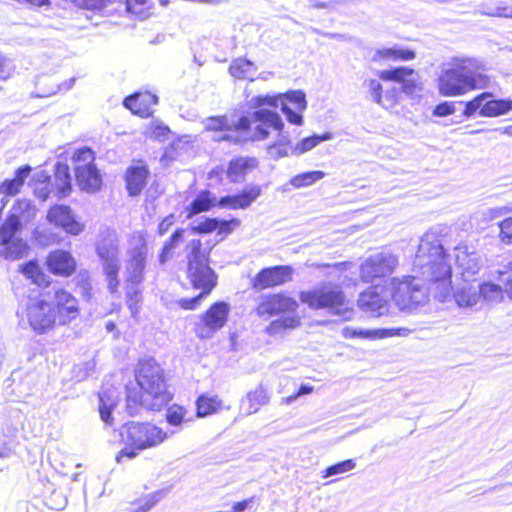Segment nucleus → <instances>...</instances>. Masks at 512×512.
Returning <instances> with one entry per match:
<instances>
[{
  "label": "nucleus",
  "instance_id": "f257e3e1",
  "mask_svg": "<svg viewBox=\"0 0 512 512\" xmlns=\"http://www.w3.org/2000/svg\"><path fill=\"white\" fill-rule=\"evenodd\" d=\"M281 105V111L288 122L294 125L303 124L302 112L306 110L305 94L300 90L289 91L285 94H266L251 97L246 106L253 110L249 116H242L235 124V130L240 132L251 131V141H262L268 138L269 128L279 132L277 144L290 146V138L283 132L284 122L280 115L270 108Z\"/></svg>",
  "mask_w": 512,
  "mask_h": 512
},
{
  "label": "nucleus",
  "instance_id": "f03ea898",
  "mask_svg": "<svg viewBox=\"0 0 512 512\" xmlns=\"http://www.w3.org/2000/svg\"><path fill=\"white\" fill-rule=\"evenodd\" d=\"M127 409L130 415L140 406L160 410L172 398L167 391L161 367L152 359L140 361L136 371V384L126 386Z\"/></svg>",
  "mask_w": 512,
  "mask_h": 512
},
{
  "label": "nucleus",
  "instance_id": "7ed1b4c3",
  "mask_svg": "<svg viewBox=\"0 0 512 512\" xmlns=\"http://www.w3.org/2000/svg\"><path fill=\"white\" fill-rule=\"evenodd\" d=\"M484 63L471 57H453L441 67L438 90L442 96L455 97L490 85Z\"/></svg>",
  "mask_w": 512,
  "mask_h": 512
},
{
  "label": "nucleus",
  "instance_id": "20e7f679",
  "mask_svg": "<svg viewBox=\"0 0 512 512\" xmlns=\"http://www.w3.org/2000/svg\"><path fill=\"white\" fill-rule=\"evenodd\" d=\"M413 266L422 280L440 283L444 290L441 296L446 297L450 292L452 270L441 240L435 232L430 231L422 236Z\"/></svg>",
  "mask_w": 512,
  "mask_h": 512
},
{
  "label": "nucleus",
  "instance_id": "39448f33",
  "mask_svg": "<svg viewBox=\"0 0 512 512\" xmlns=\"http://www.w3.org/2000/svg\"><path fill=\"white\" fill-rule=\"evenodd\" d=\"M37 207L28 199L17 200L10 208L0 227V256L16 260L22 258L28 250V244L18 233L37 215Z\"/></svg>",
  "mask_w": 512,
  "mask_h": 512
},
{
  "label": "nucleus",
  "instance_id": "423d86ee",
  "mask_svg": "<svg viewBox=\"0 0 512 512\" xmlns=\"http://www.w3.org/2000/svg\"><path fill=\"white\" fill-rule=\"evenodd\" d=\"M191 254L188 256V277L196 289L202 292L192 298H182L177 301L178 305L185 310H195L203 298H205L215 287L217 278L214 271L207 264V256L201 251V241L190 242Z\"/></svg>",
  "mask_w": 512,
  "mask_h": 512
},
{
  "label": "nucleus",
  "instance_id": "0eeeda50",
  "mask_svg": "<svg viewBox=\"0 0 512 512\" xmlns=\"http://www.w3.org/2000/svg\"><path fill=\"white\" fill-rule=\"evenodd\" d=\"M96 254L101 262L109 291L114 294L118 291L121 268L120 240L115 230L105 229L96 240Z\"/></svg>",
  "mask_w": 512,
  "mask_h": 512
},
{
  "label": "nucleus",
  "instance_id": "6e6552de",
  "mask_svg": "<svg viewBox=\"0 0 512 512\" xmlns=\"http://www.w3.org/2000/svg\"><path fill=\"white\" fill-rule=\"evenodd\" d=\"M299 298L311 309H328L331 313L345 318L350 312L349 302L337 286L324 285L311 291H302Z\"/></svg>",
  "mask_w": 512,
  "mask_h": 512
},
{
  "label": "nucleus",
  "instance_id": "1a4fd4ad",
  "mask_svg": "<svg viewBox=\"0 0 512 512\" xmlns=\"http://www.w3.org/2000/svg\"><path fill=\"white\" fill-rule=\"evenodd\" d=\"M391 298L400 310H412L427 301L428 292L417 276L391 280Z\"/></svg>",
  "mask_w": 512,
  "mask_h": 512
},
{
  "label": "nucleus",
  "instance_id": "9d476101",
  "mask_svg": "<svg viewBox=\"0 0 512 512\" xmlns=\"http://www.w3.org/2000/svg\"><path fill=\"white\" fill-rule=\"evenodd\" d=\"M26 318L32 330L37 334L49 332L58 323L55 306L41 297L28 300Z\"/></svg>",
  "mask_w": 512,
  "mask_h": 512
},
{
  "label": "nucleus",
  "instance_id": "9b49d317",
  "mask_svg": "<svg viewBox=\"0 0 512 512\" xmlns=\"http://www.w3.org/2000/svg\"><path fill=\"white\" fill-rule=\"evenodd\" d=\"M399 259L390 251L370 255L360 266L362 281L372 283L390 276L398 266Z\"/></svg>",
  "mask_w": 512,
  "mask_h": 512
},
{
  "label": "nucleus",
  "instance_id": "f8f14e48",
  "mask_svg": "<svg viewBox=\"0 0 512 512\" xmlns=\"http://www.w3.org/2000/svg\"><path fill=\"white\" fill-rule=\"evenodd\" d=\"M147 254L148 248L145 239L142 236H134L127 251L128 259L125 264L126 283L143 282Z\"/></svg>",
  "mask_w": 512,
  "mask_h": 512
},
{
  "label": "nucleus",
  "instance_id": "ddd939ff",
  "mask_svg": "<svg viewBox=\"0 0 512 512\" xmlns=\"http://www.w3.org/2000/svg\"><path fill=\"white\" fill-rule=\"evenodd\" d=\"M230 306L224 301L214 303L204 314L200 321L196 323L195 331L198 337L202 339L211 338L215 332L225 326Z\"/></svg>",
  "mask_w": 512,
  "mask_h": 512
},
{
  "label": "nucleus",
  "instance_id": "4468645a",
  "mask_svg": "<svg viewBox=\"0 0 512 512\" xmlns=\"http://www.w3.org/2000/svg\"><path fill=\"white\" fill-rule=\"evenodd\" d=\"M454 256L462 281L474 282L483 265L480 254L473 247L460 243L454 249Z\"/></svg>",
  "mask_w": 512,
  "mask_h": 512
},
{
  "label": "nucleus",
  "instance_id": "2eb2a0df",
  "mask_svg": "<svg viewBox=\"0 0 512 512\" xmlns=\"http://www.w3.org/2000/svg\"><path fill=\"white\" fill-rule=\"evenodd\" d=\"M298 308V302L285 294H267L262 295L256 313L260 317L269 318L280 313L295 312Z\"/></svg>",
  "mask_w": 512,
  "mask_h": 512
},
{
  "label": "nucleus",
  "instance_id": "dca6fc26",
  "mask_svg": "<svg viewBox=\"0 0 512 512\" xmlns=\"http://www.w3.org/2000/svg\"><path fill=\"white\" fill-rule=\"evenodd\" d=\"M379 78L385 81L397 82L401 85L400 92L408 96L417 95L422 90L418 73L411 68L397 67L383 70L379 72Z\"/></svg>",
  "mask_w": 512,
  "mask_h": 512
},
{
  "label": "nucleus",
  "instance_id": "f3484780",
  "mask_svg": "<svg viewBox=\"0 0 512 512\" xmlns=\"http://www.w3.org/2000/svg\"><path fill=\"white\" fill-rule=\"evenodd\" d=\"M47 221L62 228L66 233L79 235L84 230V225L76 220L71 208L67 205H54L47 212Z\"/></svg>",
  "mask_w": 512,
  "mask_h": 512
},
{
  "label": "nucleus",
  "instance_id": "a211bd4d",
  "mask_svg": "<svg viewBox=\"0 0 512 512\" xmlns=\"http://www.w3.org/2000/svg\"><path fill=\"white\" fill-rule=\"evenodd\" d=\"M293 269L288 265L264 268L253 279L254 288H270L292 280Z\"/></svg>",
  "mask_w": 512,
  "mask_h": 512
},
{
  "label": "nucleus",
  "instance_id": "6ab92c4d",
  "mask_svg": "<svg viewBox=\"0 0 512 512\" xmlns=\"http://www.w3.org/2000/svg\"><path fill=\"white\" fill-rule=\"evenodd\" d=\"M56 316L59 325H65L76 319L79 315L78 301L68 291L59 289L54 293Z\"/></svg>",
  "mask_w": 512,
  "mask_h": 512
},
{
  "label": "nucleus",
  "instance_id": "aec40b11",
  "mask_svg": "<svg viewBox=\"0 0 512 512\" xmlns=\"http://www.w3.org/2000/svg\"><path fill=\"white\" fill-rule=\"evenodd\" d=\"M388 298L377 291V287L369 288L359 295V307L372 316H381L388 311Z\"/></svg>",
  "mask_w": 512,
  "mask_h": 512
},
{
  "label": "nucleus",
  "instance_id": "412c9836",
  "mask_svg": "<svg viewBox=\"0 0 512 512\" xmlns=\"http://www.w3.org/2000/svg\"><path fill=\"white\" fill-rule=\"evenodd\" d=\"M47 266L51 273L63 277H68L76 269V261L70 252L65 250H55L50 252L47 258Z\"/></svg>",
  "mask_w": 512,
  "mask_h": 512
},
{
  "label": "nucleus",
  "instance_id": "4be33fe9",
  "mask_svg": "<svg viewBox=\"0 0 512 512\" xmlns=\"http://www.w3.org/2000/svg\"><path fill=\"white\" fill-rule=\"evenodd\" d=\"M261 195L259 186H249L236 195L224 196L217 201L219 207L230 209H246Z\"/></svg>",
  "mask_w": 512,
  "mask_h": 512
},
{
  "label": "nucleus",
  "instance_id": "5701e85b",
  "mask_svg": "<svg viewBox=\"0 0 512 512\" xmlns=\"http://www.w3.org/2000/svg\"><path fill=\"white\" fill-rule=\"evenodd\" d=\"M410 331L406 328H381L375 330L356 329L353 327H344L342 329V336L346 339L353 338H387L393 336H406Z\"/></svg>",
  "mask_w": 512,
  "mask_h": 512
},
{
  "label": "nucleus",
  "instance_id": "b1692460",
  "mask_svg": "<svg viewBox=\"0 0 512 512\" xmlns=\"http://www.w3.org/2000/svg\"><path fill=\"white\" fill-rule=\"evenodd\" d=\"M158 98L150 92L136 93L124 99V106L133 114L141 117H147L151 113V108L156 105Z\"/></svg>",
  "mask_w": 512,
  "mask_h": 512
},
{
  "label": "nucleus",
  "instance_id": "393cba45",
  "mask_svg": "<svg viewBox=\"0 0 512 512\" xmlns=\"http://www.w3.org/2000/svg\"><path fill=\"white\" fill-rule=\"evenodd\" d=\"M75 176L80 189L83 191L96 192L101 187L102 178L96 166H75Z\"/></svg>",
  "mask_w": 512,
  "mask_h": 512
},
{
  "label": "nucleus",
  "instance_id": "a878e982",
  "mask_svg": "<svg viewBox=\"0 0 512 512\" xmlns=\"http://www.w3.org/2000/svg\"><path fill=\"white\" fill-rule=\"evenodd\" d=\"M119 392L116 388L103 389L99 393V414L103 422L112 425V411L118 405Z\"/></svg>",
  "mask_w": 512,
  "mask_h": 512
},
{
  "label": "nucleus",
  "instance_id": "bb28decb",
  "mask_svg": "<svg viewBox=\"0 0 512 512\" xmlns=\"http://www.w3.org/2000/svg\"><path fill=\"white\" fill-rule=\"evenodd\" d=\"M148 169L143 166H131L126 171V187L130 196H137L146 185Z\"/></svg>",
  "mask_w": 512,
  "mask_h": 512
},
{
  "label": "nucleus",
  "instance_id": "cd10ccee",
  "mask_svg": "<svg viewBox=\"0 0 512 512\" xmlns=\"http://www.w3.org/2000/svg\"><path fill=\"white\" fill-rule=\"evenodd\" d=\"M148 423L131 422L124 426L122 436L130 441L129 448H147Z\"/></svg>",
  "mask_w": 512,
  "mask_h": 512
},
{
  "label": "nucleus",
  "instance_id": "c85d7f7f",
  "mask_svg": "<svg viewBox=\"0 0 512 512\" xmlns=\"http://www.w3.org/2000/svg\"><path fill=\"white\" fill-rule=\"evenodd\" d=\"M56 196L59 199L67 197L72 189L70 169L67 164L57 162L55 165L54 184Z\"/></svg>",
  "mask_w": 512,
  "mask_h": 512
},
{
  "label": "nucleus",
  "instance_id": "c756f323",
  "mask_svg": "<svg viewBox=\"0 0 512 512\" xmlns=\"http://www.w3.org/2000/svg\"><path fill=\"white\" fill-rule=\"evenodd\" d=\"M215 205H217V197L209 190H202L186 208L187 218L190 219L199 213L209 211Z\"/></svg>",
  "mask_w": 512,
  "mask_h": 512
},
{
  "label": "nucleus",
  "instance_id": "7c9ffc66",
  "mask_svg": "<svg viewBox=\"0 0 512 512\" xmlns=\"http://www.w3.org/2000/svg\"><path fill=\"white\" fill-rule=\"evenodd\" d=\"M269 396L263 387H258L249 392L241 402V408L246 414L256 413L263 405L267 404Z\"/></svg>",
  "mask_w": 512,
  "mask_h": 512
},
{
  "label": "nucleus",
  "instance_id": "2f4dec72",
  "mask_svg": "<svg viewBox=\"0 0 512 512\" xmlns=\"http://www.w3.org/2000/svg\"><path fill=\"white\" fill-rule=\"evenodd\" d=\"M454 298L459 307H473L479 301L478 288L472 282H464L455 290Z\"/></svg>",
  "mask_w": 512,
  "mask_h": 512
},
{
  "label": "nucleus",
  "instance_id": "473e14b6",
  "mask_svg": "<svg viewBox=\"0 0 512 512\" xmlns=\"http://www.w3.org/2000/svg\"><path fill=\"white\" fill-rule=\"evenodd\" d=\"M256 166L254 158L239 157L230 161L227 176L231 182L241 181L246 173Z\"/></svg>",
  "mask_w": 512,
  "mask_h": 512
},
{
  "label": "nucleus",
  "instance_id": "72a5a7b5",
  "mask_svg": "<svg viewBox=\"0 0 512 512\" xmlns=\"http://www.w3.org/2000/svg\"><path fill=\"white\" fill-rule=\"evenodd\" d=\"M30 172L31 167L28 165L19 167L15 171V177L13 179H7L1 184L0 192L9 196L17 194Z\"/></svg>",
  "mask_w": 512,
  "mask_h": 512
},
{
  "label": "nucleus",
  "instance_id": "f704fd0d",
  "mask_svg": "<svg viewBox=\"0 0 512 512\" xmlns=\"http://www.w3.org/2000/svg\"><path fill=\"white\" fill-rule=\"evenodd\" d=\"M415 58V52L410 49H403L399 47L381 48L376 50L373 60H402L408 61Z\"/></svg>",
  "mask_w": 512,
  "mask_h": 512
},
{
  "label": "nucleus",
  "instance_id": "c9c22d12",
  "mask_svg": "<svg viewBox=\"0 0 512 512\" xmlns=\"http://www.w3.org/2000/svg\"><path fill=\"white\" fill-rule=\"evenodd\" d=\"M256 71V65L245 58L234 59L229 67L231 76L236 79H250V81H253L254 79L251 78V76L254 75Z\"/></svg>",
  "mask_w": 512,
  "mask_h": 512
},
{
  "label": "nucleus",
  "instance_id": "e433bc0d",
  "mask_svg": "<svg viewBox=\"0 0 512 512\" xmlns=\"http://www.w3.org/2000/svg\"><path fill=\"white\" fill-rule=\"evenodd\" d=\"M510 110H512V100H485L484 105L479 112V115L483 117H496L506 114Z\"/></svg>",
  "mask_w": 512,
  "mask_h": 512
},
{
  "label": "nucleus",
  "instance_id": "4c0bfd02",
  "mask_svg": "<svg viewBox=\"0 0 512 512\" xmlns=\"http://www.w3.org/2000/svg\"><path fill=\"white\" fill-rule=\"evenodd\" d=\"M19 271L37 286L48 284V276L42 271L37 261L31 260L19 266Z\"/></svg>",
  "mask_w": 512,
  "mask_h": 512
},
{
  "label": "nucleus",
  "instance_id": "58836bf2",
  "mask_svg": "<svg viewBox=\"0 0 512 512\" xmlns=\"http://www.w3.org/2000/svg\"><path fill=\"white\" fill-rule=\"evenodd\" d=\"M332 139V133L326 132L322 135H313L306 137L299 141L293 148H292V154L296 156H300L314 147H316L318 144H320L323 141H327Z\"/></svg>",
  "mask_w": 512,
  "mask_h": 512
},
{
  "label": "nucleus",
  "instance_id": "ea45409f",
  "mask_svg": "<svg viewBox=\"0 0 512 512\" xmlns=\"http://www.w3.org/2000/svg\"><path fill=\"white\" fill-rule=\"evenodd\" d=\"M495 284L492 282H485L480 286H476L478 288L479 298L483 297L484 299L492 302H498L503 298V292H506L505 285L501 283Z\"/></svg>",
  "mask_w": 512,
  "mask_h": 512
},
{
  "label": "nucleus",
  "instance_id": "a19ab883",
  "mask_svg": "<svg viewBox=\"0 0 512 512\" xmlns=\"http://www.w3.org/2000/svg\"><path fill=\"white\" fill-rule=\"evenodd\" d=\"M125 9L139 20L148 18L151 14L150 0H125Z\"/></svg>",
  "mask_w": 512,
  "mask_h": 512
},
{
  "label": "nucleus",
  "instance_id": "79ce46f5",
  "mask_svg": "<svg viewBox=\"0 0 512 512\" xmlns=\"http://www.w3.org/2000/svg\"><path fill=\"white\" fill-rule=\"evenodd\" d=\"M325 176L326 173L323 171H309L293 176L290 179V184L297 189L308 187L323 179Z\"/></svg>",
  "mask_w": 512,
  "mask_h": 512
},
{
  "label": "nucleus",
  "instance_id": "37998d69",
  "mask_svg": "<svg viewBox=\"0 0 512 512\" xmlns=\"http://www.w3.org/2000/svg\"><path fill=\"white\" fill-rule=\"evenodd\" d=\"M221 406V400L216 396L202 395L197 400V413L199 416H207L217 411Z\"/></svg>",
  "mask_w": 512,
  "mask_h": 512
},
{
  "label": "nucleus",
  "instance_id": "c03bdc74",
  "mask_svg": "<svg viewBox=\"0 0 512 512\" xmlns=\"http://www.w3.org/2000/svg\"><path fill=\"white\" fill-rule=\"evenodd\" d=\"M300 325V319L296 316H289L272 321L267 327V332L270 335L280 333L284 329L296 328Z\"/></svg>",
  "mask_w": 512,
  "mask_h": 512
},
{
  "label": "nucleus",
  "instance_id": "a18cd8bd",
  "mask_svg": "<svg viewBox=\"0 0 512 512\" xmlns=\"http://www.w3.org/2000/svg\"><path fill=\"white\" fill-rule=\"evenodd\" d=\"M188 411L179 405H172L166 412L167 422L171 426H180L181 424H187L190 419L187 417Z\"/></svg>",
  "mask_w": 512,
  "mask_h": 512
},
{
  "label": "nucleus",
  "instance_id": "49530a36",
  "mask_svg": "<svg viewBox=\"0 0 512 512\" xmlns=\"http://www.w3.org/2000/svg\"><path fill=\"white\" fill-rule=\"evenodd\" d=\"M183 229H177L165 242L160 254V262L165 263L172 255L174 248L183 240Z\"/></svg>",
  "mask_w": 512,
  "mask_h": 512
},
{
  "label": "nucleus",
  "instance_id": "de8ad7c7",
  "mask_svg": "<svg viewBox=\"0 0 512 512\" xmlns=\"http://www.w3.org/2000/svg\"><path fill=\"white\" fill-rule=\"evenodd\" d=\"M400 94V89L395 86L383 89L380 101L377 104L385 109H391L399 102Z\"/></svg>",
  "mask_w": 512,
  "mask_h": 512
},
{
  "label": "nucleus",
  "instance_id": "09e8293b",
  "mask_svg": "<svg viewBox=\"0 0 512 512\" xmlns=\"http://www.w3.org/2000/svg\"><path fill=\"white\" fill-rule=\"evenodd\" d=\"M496 279L505 285L507 295L512 298V261L495 271Z\"/></svg>",
  "mask_w": 512,
  "mask_h": 512
},
{
  "label": "nucleus",
  "instance_id": "8fccbe9b",
  "mask_svg": "<svg viewBox=\"0 0 512 512\" xmlns=\"http://www.w3.org/2000/svg\"><path fill=\"white\" fill-rule=\"evenodd\" d=\"M72 160L75 162L76 166H84V167H93L94 165V152L88 148L83 147L76 150L73 154Z\"/></svg>",
  "mask_w": 512,
  "mask_h": 512
},
{
  "label": "nucleus",
  "instance_id": "3c124183",
  "mask_svg": "<svg viewBox=\"0 0 512 512\" xmlns=\"http://www.w3.org/2000/svg\"><path fill=\"white\" fill-rule=\"evenodd\" d=\"M356 467V462L354 459H347L341 461L339 463L333 464L327 467L323 472V477L327 478L330 476L342 474L348 471L353 470Z\"/></svg>",
  "mask_w": 512,
  "mask_h": 512
},
{
  "label": "nucleus",
  "instance_id": "603ef678",
  "mask_svg": "<svg viewBox=\"0 0 512 512\" xmlns=\"http://www.w3.org/2000/svg\"><path fill=\"white\" fill-rule=\"evenodd\" d=\"M33 237L35 241L41 246H49L59 241L58 235L48 228H37L33 232Z\"/></svg>",
  "mask_w": 512,
  "mask_h": 512
},
{
  "label": "nucleus",
  "instance_id": "864d4df0",
  "mask_svg": "<svg viewBox=\"0 0 512 512\" xmlns=\"http://www.w3.org/2000/svg\"><path fill=\"white\" fill-rule=\"evenodd\" d=\"M491 96L490 93H487V92H484L478 96H476L474 99H472L471 101H468L466 104H465V109L463 111V114L466 116V117H471L472 115H474L477 111L480 112V110L482 109L483 105H484V101L487 100L489 97Z\"/></svg>",
  "mask_w": 512,
  "mask_h": 512
},
{
  "label": "nucleus",
  "instance_id": "5fc2aeb1",
  "mask_svg": "<svg viewBox=\"0 0 512 512\" xmlns=\"http://www.w3.org/2000/svg\"><path fill=\"white\" fill-rule=\"evenodd\" d=\"M205 128L210 131L229 130L228 119L225 116L209 117L204 121Z\"/></svg>",
  "mask_w": 512,
  "mask_h": 512
},
{
  "label": "nucleus",
  "instance_id": "6e6d98bb",
  "mask_svg": "<svg viewBox=\"0 0 512 512\" xmlns=\"http://www.w3.org/2000/svg\"><path fill=\"white\" fill-rule=\"evenodd\" d=\"M53 185L50 183V180L48 177H45L44 180H38L34 184V194L39 199L45 201L48 199L51 192H53L52 189Z\"/></svg>",
  "mask_w": 512,
  "mask_h": 512
},
{
  "label": "nucleus",
  "instance_id": "4d7b16f0",
  "mask_svg": "<svg viewBox=\"0 0 512 512\" xmlns=\"http://www.w3.org/2000/svg\"><path fill=\"white\" fill-rule=\"evenodd\" d=\"M217 218H206L204 220L195 221L192 224V230L196 233H210L217 229Z\"/></svg>",
  "mask_w": 512,
  "mask_h": 512
},
{
  "label": "nucleus",
  "instance_id": "13d9d810",
  "mask_svg": "<svg viewBox=\"0 0 512 512\" xmlns=\"http://www.w3.org/2000/svg\"><path fill=\"white\" fill-rule=\"evenodd\" d=\"M363 86L367 89V92H368L370 98L375 103H378V101H380V97L383 93V86L379 82V80H376V79L365 80L363 83Z\"/></svg>",
  "mask_w": 512,
  "mask_h": 512
},
{
  "label": "nucleus",
  "instance_id": "bf43d9fd",
  "mask_svg": "<svg viewBox=\"0 0 512 512\" xmlns=\"http://www.w3.org/2000/svg\"><path fill=\"white\" fill-rule=\"evenodd\" d=\"M147 433V448L150 446H156L162 443V441L166 438L167 434L160 428L148 423V431Z\"/></svg>",
  "mask_w": 512,
  "mask_h": 512
},
{
  "label": "nucleus",
  "instance_id": "052dcab7",
  "mask_svg": "<svg viewBox=\"0 0 512 512\" xmlns=\"http://www.w3.org/2000/svg\"><path fill=\"white\" fill-rule=\"evenodd\" d=\"M140 284L141 283H127L126 285L127 303L131 311L134 310V305H136L140 301Z\"/></svg>",
  "mask_w": 512,
  "mask_h": 512
},
{
  "label": "nucleus",
  "instance_id": "680f3d73",
  "mask_svg": "<svg viewBox=\"0 0 512 512\" xmlns=\"http://www.w3.org/2000/svg\"><path fill=\"white\" fill-rule=\"evenodd\" d=\"M499 238L504 244H512V217L506 218L499 223Z\"/></svg>",
  "mask_w": 512,
  "mask_h": 512
},
{
  "label": "nucleus",
  "instance_id": "e2e57ef3",
  "mask_svg": "<svg viewBox=\"0 0 512 512\" xmlns=\"http://www.w3.org/2000/svg\"><path fill=\"white\" fill-rule=\"evenodd\" d=\"M170 489V487H167L149 494L145 499V503L143 504L145 508L149 511L170 492Z\"/></svg>",
  "mask_w": 512,
  "mask_h": 512
},
{
  "label": "nucleus",
  "instance_id": "0e129e2a",
  "mask_svg": "<svg viewBox=\"0 0 512 512\" xmlns=\"http://www.w3.org/2000/svg\"><path fill=\"white\" fill-rule=\"evenodd\" d=\"M170 489V487H167L149 494L145 499V503L143 504L145 508L149 511L170 492Z\"/></svg>",
  "mask_w": 512,
  "mask_h": 512
},
{
  "label": "nucleus",
  "instance_id": "69168bd1",
  "mask_svg": "<svg viewBox=\"0 0 512 512\" xmlns=\"http://www.w3.org/2000/svg\"><path fill=\"white\" fill-rule=\"evenodd\" d=\"M15 69L12 60L0 54V81L8 79Z\"/></svg>",
  "mask_w": 512,
  "mask_h": 512
},
{
  "label": "nucleus",
  "instance_id": "338daca9",
  "mask_svg": "<svg viewBox=\"0 0 512 512\" xmlns=\"http://www.w3.org/2000/svg\"><path fill=\"white\" fill-rule=\"evenodd\" d=\"M292 148L289 145L275 143L268 147V154L274 159H279L288 156L289 152H292Z\"/></svg>",
  "mask_w": 512,
  "mask_h": 512
},
{
  "label": "nucleus",
  "instance_id": "774afa93",
  "mask_svg": "<svg viewBox=\"0 0 512 512\" xmlns=\"http://www.w3.org/2000/svg\"><path fill=\"white\" fill-rule=\"evenodd\" d=\"M239 225H240V220L236 219V218H233L231 220H219L218 219L217 229L220 234H229L235 228H237Z\"/></svg>",
  "mask_w": 512,
  "mask_h": 512
}]
</instances>
